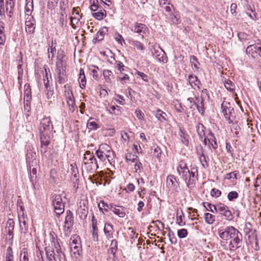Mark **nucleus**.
Instances as JSON below:
<instances>
[{
	"mask_svg": "<svg viewBox=\"0 0 261 261\" xmlns=\"http://www.w3.org/2000/svg\"><path fill=\"white\" fill-rule=\"evenodd\" d=\"M218 234L224 240H230L228 247L231 251H235L242 246V234L233 226H229L224 229L219 230Z\"/></svg>",
	"mask_w": 261,
	"mask_h": 261,
	"instance_id": "obj_1",
	"label": "nucleus"
},
{
	"mask_svg": "<svg viewBox=\"0 0 261 261\" xmlns=\"http://www.w3.org/2000/svg\"><path fill=\"white\" fill-rule=\"evenodd\" d=\"M120 108V107L118 106H110L109 108H107V111H109V112L111 114L119 115L121 113Z\"/></svg>",
	"mask_w": 261,
	"mask_h": 261,
	"instance_id": "obj_41",
	"label": "nucleus"
},
{
	"mask_svg": "<svg viewBox=\"0 0 261 261\" xmlns=\"http://www.w3.org/2000/svg\"><path fill=\"white\" fill-rule=\"evenodd\" d=\"M34 166H35L31 167V168L29 167L31 180H33L34 178H36L37 177V168Z\"/></svg>",
	"mask_w": 261,
	"mask_h": 261,
	"instance_id": "obj_61",
	"label": "nucleus"
},
{
	"mask_svg": "<svg viewBox=\"0 0 261 261\" xmlns=\"http://www.w3.org/2000/svg\"><path fill=\"white\" fill-rule=\"evenodd\" d=\"M45 251L47 261L53 260L54 258H56V254L54 250L50 247H46L45 248Z\"/></svg>",
	"mask_w": 261,
	"mask_h": 261,
	"instance_id": "obj_30",
	"label": "nucleus"
},
{
	"mask_svg": "<svg viewBox=\"0 0 261 261\" xmlns=\"http://www.w3.org/2000/svg\"><path fill=\"white\" fill-rule=\"evenodd\" d=\"M211 195L213 197H219L221 195V191L216 188H213L211 190Z\"/></svg>",
	"mask_w": 261,
	"mask_h": 261,
	"instance_id": "obj_64",
	"label": "nucleus"
},
{
	"mask_svg": "<svg viewBox=\"0 0 261 261\" xmlns=\"http://www.w3.org/2000/svg\"><path fill=\"white\" fill-rule=\"evenodd\" d=\"M222 112L225 119H227L229 123L232 122L233 120L231 118L232 117V112L233 108L230 106V103L226 101H223L221 104Z\"/></svg>",
	"mask_w": 261,
	"mask_h": 261,
	"instance_id": "obj_9",
	"label": "nucleus"
},
{
	"mask_svg": "<svg viewBox=\"0 0 261 261\" xmlns=\"http://www.w3.org/2000/svg\"><path fill=\"white\" fill-rule=\"evenodd\" d=\"M136 74L138 75L139 77L141 78L142 80L145 82H148L149 77L147 75L145 74L143 72L137 71Z\"/></svg>",
	"mask_w": 261,
	"mask_h": 261,
	"instance_id": "obj_63",
	"label": "nucleus"
},
{
	"mask_svg": "<svg viewBox=\"0 0 261 261\" xmlns=\"http://www.w3.org/2000/svg\"><path fill=\"white\" fill-rule=\"evenodd\" d=\"M27 218L23 214L21 217L19 218L20 228L22 232L26 233L28 230V226L26 223Z\"/></svg>",
	"mask_w": 261,
	"mask_h": 261,
	"instance_id": "obj_26",
	"label": "nucleus"
},
{
	"mask_svg": "<svg viewBox=\"0 0 261 261\" xmlns=\"http://www.w3.org/2000/svg\"><path fill=\"white\" fill-rule=\"evenodd\" d=\"M56 72L57 74V81L59 84H64L67 81L65 70H58Z\"/></svg>",
	"mask_w": 261,
	"mask_h": 261,
	"instance_id": "obj_25",
	"label": "nucleus"
},
{
	"mask_svg": "<svg viewBox=\"0 0 261 261\" xmlns=\"http://www.w3.org/2000/svg\"><path fill=\"white\" fill-rule=\"evenodd\" d=\"M15 0H6V11L8 16L11 18L14 13Z\"/></svg>",
	"mask_w": 261,
	"mask_h": 261,
	"instance_id": "obj_20",
	"label": "nucleus"
},
{
	"mask_svg": "<svg viewBox=\"0 0 261 261\" xmlns=\"http://www.w3.org/2000/svg\"><path fill=\"white\" fill-rule=\"evenodd\" d=\"M78 213L79 214V217L82 220H85L88 214V208H83L80 207L78 210Z\"/></svg>",
	"mask_w": 261,
	"mask_h": 261,
	"instance_id": "obj_51",
	"label": "nucleus"
},
{
	"mask_svg": "<svg viewBox=\"0 0 261 261\" xmlns=\"http://www.w3.org/2000/svg\"><path fill=\"white\" fill-rule=\"evenodd\" d=\"M238 174H239V172L237 171H235L234 172L228 173L226 174L225 178L228 179H237Z\"/></svg>",
	"mask_w": 261,
	"mask_h": 261,
	"instance_id": "obj_55",
	"label": "nucleus"
},
{
	"mask_svg": "<svg viewBox=\"0 0 261 261\" xmlns=\"http://www.w3.org/2000/svg\"><path fill=\"white\" fill-rule=\"evenodd\" d=\"M188 81L192 88L194 89H200L199 85H201V82L196 75L192 74L189 75Z\"/></svg>",
	"mask_w": 261,
	"mask_h": 261,
	"instance_id": "obj_19",
	"label": "nucleus"
},
{
	"mask_svg": "<svg viewBox=\"0 0 261 261\" xmlns=\"http://www.w3.org/2000/svg\"><path fill=\"white\" fill-rule=\"evenodd\" d=\"M74 223V218L73 213L70 210L66 211V216L65 217L64 230L65 232L69 233L71 231V228L72 227Z\"/></svg>",
	"mask_w": 261,
	"mask_h": 261,
	"instance_id": "obj_11",
	"label": "nucleus"
},
{
	"mask_svg": "<svg viewBox=\"0 0 261 261\" xmlns=\"http://www.w3.org/2000/svg\"><path fill=\"white\" fill-rule=\"evenodd\" d=\"M70 166L71 167V170L72 179L74 181V184H78L79 179L77 178V177L79 175V170L76 164L74 163L73 164H71Z\"/></svg>",
	"mask_w": 261,
	"mask_h": 261,
	"instance_id": "obj_28",
	"label": "nucleus"
},
{
	"mask_svg": "<svg viewBox=\"0 0 261 261\" xmlns=\"http://www.w3.org/2000/svg\"><path fill=\"white\" fill-rule=\"evenodd\" d=\"M178 135L182 143L187 146H188L189 136L187 134L186 131L184 128L180 127Z\"/></svg>",
	"mask_w": 261,
	"mask_h": 261,
	"instance_id": "obj_22",
	"label": "nucleus"
},
{
	"mask_svg": "<svg viewBox=\"0 0 261 261\" xmlns=\"http://www.w3.org/2000/svg\"><path fill=\"white\" fill-rule=\"evenodd\" d=\"M53 203L54 206V211L57 216H60L64 211V204L63 203L61 196L60 195H55Z\"/></svg>",
	"mask_w": 261,
	"mask_h": 261,
	"instance_id": "obj_5",
	"label": "nucleus"
},
{
	"mask_svg": "<svg viewBox=\"0 0 261 261\" xmlns=\"http://www.w3.org/2000/svg\"><path fill=\"white\" fill-rule=\"evenodd\" d=\"M98 149L100 150H103L104 152L110 153L111 147L107 144H102L100 145Z\"/></svg>",
	"mask_w": 261,
	"mask_h": 261,
	"instance_id": "obj_60",
	"label": "nucleus"
},
{
	"mask_svg": "<svg viewBox=\"0 0 261 261\" xmlns=\"http://www.w3.org/2000/svg\"><path fill=\"white\" fill-rule=\"evenodd\" d=\"M19 261H29V254L27 248H23L22 249Z\"/></svg>",
	"mask_w": 261,
	"mask_h": 261,
	"instance_id": "obj_48",
	"label": "nucleus"
},
{
	"mask_svg": "<svg viewBox=\"0 0 261 261\" xmlns=\"http://www.w3.org/2000/svg\"><path fill=\"white\" fill-rule=\"evenodd\" d=\"M83 168H84L87 172L92 173L97 169L98 168L96 159L95 161H90L86 162L82 165Z\"/></svg>",
	"mask_w": 261,
	"mask_h": 261,
	"instance_id": "obj_18",
	"label": "nucleus"
},
{
	"mask_svg": "<svg viewBox=\"0 0 261 261\" xmlns=\"http://www.w3.org/2000/svg\"><path fill=\"white\" fill-rule=\"evenodd\" d=\"M180 212L179 210L177 211V216H176V222L177 223L181 226H184L186 223L185 222L182 221V216L184 215L183 211L181 209L180 210Z\"/></svg>",
	"mask_w": 261,
	"mask_h": 261,
	"instance_id": "obj_42",
	"label": "nucleus"
},
{
	"mask_svg": "<svg viewBox=\"0 0 261 261\" xmlns=\"http://www.w3.org/2000/svg\"><path fill=\"white\" fill-rule=\"evenodd\" d=\"M181 177L185 180L188 188L193 187L198 179V170L196 168H192L188 172H184Z\"/></svg>",
	"mask_w": 261,
	"mask_h": 261,
	"instance_id": "obj_2",
	"label": "nucleus"
},
{
	"mask_svg": "<svg viewBox=\"0 0 261 261\" xmlns=\"http://www.w3.org/2000/svg\"><path fill=\"white\" fill-rule=\"evenodd\" d=\"M103 231L106 238L108 239H111L113 238L114 232L113 225L110 223H105L103 228Z\"/></svg>",
	"mask_w": 261,
	"mask_h": 261,
	"instance_id": "obj_17",
	"label": "nucleus"
},
{
	"mask_svg": "<svg viewBox=\"0 0 261 261\" xmlns=\"http://www.w3.org/2000/svg\"><path fill=\"white\" fill-rule=\"evenodd\" d=\"M79 75V79H81V81L80 82V87L81 88H84L86 84V80L84 73V71L83 69H80Z\"/></svg>",
	"mask_w": 261,
	"mask_h": 261,
	"instance_id": "obj_43",
	"label": "nucleus"
},
{
	"mask_svg": "<svg viewBox=\"0 0 261 261\" xmlns=\"http://www.w3.org/2000/svg\"><path fill=\"white\" fill-rule=\"evenodd\" d=\"M246 53L253 59L261 58V42L248 46L246 49Z\"/></svg>",
	"mask_w": 261,
	"mask_h": 261,
	"instance_id": "obj_3",
	"label": "nucleus"
},
{
	"mask_svg": "<svg viewBox=\"0 0 261 261\" xmlns=\"http://www.w3.org/2000/svg\"><path fill=\"white\" fill-rule=\"evenodd\" d=\"M58 247L56 246V256L59 261H67L65 253L62 250L60 245Z\"/></svg>",
	"mask_w": 261,
	"mask_h": 261,
	"instance_id": "obj_29",
	"label": "nucleus"
},
{
	"mask_svg": "<svg viewBox=\"0 0 261 261\" xmlns=\"http://www.w3.org/2000/svg\"><path fill=\"white\" fill-rule=\"evenodd\" d=\"M188 235V231L186 229L182 228L177 231V236L180 239L185 238Z\"/></svg>",
	"mask_w": 261,
	"mask_h": 261,
	"instance_id": "obj_54",
	"label": "nucleus"
},
{
	"mask_svg": "<svg viewBox=\"0 0 261 261\" xmlns=\"http://www.w3.org/2000/svg\"><path fill=\"white\" fill-rule=\"evenodd\" d=\"M239 197V194L236 191L230 192L227 195V198L229 201H232Z\"/></svg>",
	"mask_w": 261,
	"mask_h": 261,
	"instance_id": "obj_58",
	"label": "nucleus"
},
{
	"mask_svg": "<svg viewBox=\"0 0 261 261\" xmlns=\"http://www.w3.org/2000/svg\"><path fill=\"white\" fill-rule=\"evenodd\" d=\"M58 0H48L47 8L49 9H54L57 6Z\"/></svg>",
	"mask_w": 261,
	"mask_h": 261,
	"instance_id": "obj_59",
	"label": "nucleus"
},
{
	"mask_svg": "<svg viewBox=\"0 0 261 261\" xmlns=\"http://www.w3.org/2000/svg\"><path fill=\"white\" fill-rule=\"evenodd\" d=\"M111 211L118 217L123 218L126 215L125 207L123 206L114 204V206H111Z\"/></svg>",
	"mask_w": 261,
	"mask_h": 261,
	"instance_id": "obj_16",
	"label": "nucleus"
},
{
	"mask_svg": "<svg viewBox=\"0 0 261 261\" xmlns=\"http://www.w3.org/2000/svg\"><path fill=\"white\" fill-rule=\"evenodd\" d=\"M204 220L206 223L212 224L215 221V217L212 214L207 213L204 214Z\"/></svg>",
	"mask_w": 261,
	"mask_h": 261,
	"instance_id": "obj_47",
	"label": "nucleus"
},
{
	"mask_svg": "<svg viewBox=\"0 0 261 261\" xmlns=\"http://www.w3.org/2000/svg\"><path fill=\"white\" fill-rule=\"evenodd\" d=\"M113 204H108L107 203L105 202L104 201L101 200L98 204V207L100 211H101L103 214L105 212L103 211V210L105 212H107L108 209L111 210V206H114Z\"/></svg>",
	"mask_w": 261,
	"mask_h": 261,
	"instance_id": "obj_33",
	"label": "nucleus"
},
{
	"mask_svg": "<svg viewBox=\"0 0 261 261\" xmlns=\"http://www.w3.org/2000/svg\"><path fill=\"white\" fill-rule=\"evenodd\" d=\"M168 236L169 238V240L171 244H175L177 243V239H176V237L175 236L173 232L171 231L170 230Z\"/></svg>",
	"mask_w": 261,
	"mask_h": 261,
	"instance_id": "obj_57",
	"label": "nucleus"
},
{
	"mask_svg": "<svg viewBox=\"0 0 261 261\" xmlns=\"http://www.w3.org/2000/svg\"><path fill=\"white\" fill-rule=\"evenodd\" d=\"M118 242L116 239L112 240L110 245L111 252L115 255L118 249Z\"/></svg>",
	"mask_w": 261,
	"mask_h": 261,
	"instance_id": "obj_50",
	"label": "nucleus"
},
{
	"mask_svg": "<svg viewBox=\"0 0 261 261\" xmlns=\"http://www.w3.org/2000/svg\"><path fill=\"white\" fill-rule=\"evenodd\" d=\"M36 152L32 146H28L27 147V153L26 154V160L28 163V166L31 168L34 166H37L38 161L36 159Z\"/></svg>",
	"mask_w": 261,
	"mask_h": 261,
	"instance_id": "obj_6",
	"label": "nucleus"
},
{
	"mask_svg": "<svg viewBox=\"0 0 261 261\" xmlns=\"http://www.w3.org/2000/svg\"><path fill=\"white\" fill-rule=\"evenodd\" d=\"M198 154L200 155L199 158V160L204 168H207L209 165L208 164L207 160L208 157L206 156L203 152V148L201 146H200V150L198 151Z\"/></svg>",
	"mask_w": 261,
	"mask_h": 261,
	"instance_id": "obj_21",
	"label": "nucleus"
},
{
	"mask_svg": "<svg viewBox=\"0 0 261 261\" xmlns=\"http://www.w3.org/2000/svg\"><path fill=\"white\" fill-rule=\"evenodd\" d=\"M190 63L192 66H193L196 69L199 68V67L198 66V64H199V62L197 60V58L195 56H192L191 57Z\"/></svg>",
	"mask_w": 261,
	"mask_h": 261,
	"instance_id": "obj_56",
	"label": "nucleus"
},
{
	"mask_svg": "<svg viewBox=\"0 0 261 261\" xmlns=\"http://www.w3.org/2000/svg\"><path fill=\"white\" fill-rule=\"evenodd\" d=\"M65 95L66 98V102L69 107V110L71 112H73L74 111L75 100L71 89L69 88L68 90H65Z\"/></svg>",
	"mask_w": 261,
	"mask_h": 261,
	"instance_id": "obj_12",
	"label": "nucleus"
},
{
	"mask_svg": "<svg viewBox=\"0 0 261 261\" xmlns=\"http://www.w3.org/2000/svg\"><path fill=\"white\" fill-rule=\"evenodd\" d=\"M87 127L90 130H96L99 127L94 119L92 117L88 119L87 123Z\"/></svg>",
	"mask_w": 261,
	"mask_h": 261,
	"instance_id": "obj_34",
	"label": "nucleus"
},
{
	"mask_svg": "<svg viewBox=\"0 0 261 261\" xmlns=\"http://www.w3.org/2000/svg\"><path fill=\"white\" fill-rule=\"evenodd\" d=\"M107 32L108 30L106 27L99 30V31L97 33L96 37L93 39V42L94 43H96L97 42L102 40Z\"/></svg>",
	"mask_w": 261,
	"mask_h": 261,
	"instance_id": "obj_23",
	"label": "nucleus"
},
{
	"mask_svg": "<svg viewBox=\"0 0 261 261\" xmlns=\"http://www.w3.org/2000/svg\"><path fill=\"white\" fill-rule=\"evenodd\" d=\"M36 21L33 16H28L25 18V31L28 33L33 34L35 29Z\"/></svg>",
	"mask_w": 261,
	"mask_h": 261,
	"instance_id": "obj_13",
	"label": "nucleus"
},
{
	"mask_svg": "<svg viewBox=\"0 0 261 261\" xmlns=\"http://www.w3.org/2000/svg\"><path fill=\"white\" fill-rule=\"evenodd\" d=\"M215 211L219 213L220 215L224 216L227 220H232L233 216L231 212L229 210L228 207L222 203H220L217 206H213Z\"/></svg>",
	"mask_w": 261,
	"mask_h": 261,
	"instance_id": "obj_4",
	"label": "nucleus"
},
{
	"mask_svg": "<svg viewBox=\"0 0 261 261\" xmlns=\"http://www.w3.org/2000/svg\"><path fill=\"white\" fill-rule=\"evenodd\" d=\"M203 142L205 145H207L208 143L209 145L211 146L214 149H216L218 147L216 138L214 133L211 130H210L207 136L204 138Z\"/></svg>",
	"mask_w": 261,
	"mask_h": 261,
	"instance_id": "obj_14",
	"label": "nucleus"
},
{
	"mask_svg": "<svg viewBox=\"0 0 261 261\" xmlns=\"http://www.w3.org/2000/svg\"><path fill=\"white\" fill-rule=\"evenodd\" d=\"M190 170L188 168L187 164L185 163H181L177 168V171L178 173L181 175L184 172H188Z\"/></svg>",
	"mask_w": 261,
	"mask_h": 261,
	"instance_id": "obj_52",
	"label": "nucleus"
},
{
	"mask_svg": "<svg viewBox=\"0 0 261 261\" xmlns=\"http://www.w3.org/2000/svg\"><path fill=\"white\" fill-rule=\"evenodd\" d=\"M103 75L106 82L108 83H111L112 79L114 77L112 72L108 69H105L103 71Z\"/></svg>",
	"mask_w": 261,
	"mask_h": 261,
	"instance_id": "obj_38",
	"label": "nucleus"
},
{
	"mask_svg": "<svg viewBox=\"0 0 261 261\" xmlns=\"http://www.w3.org/2000/svg\"><path fill=\"white\" fill-rule=\"evenodd\" d=\"M92 239L94 241L98 242V227L96 228H92Z\"/></svg>",
	"mask_w": 261,
	"mask_h": 261,
	"instance_id": "obj_62",
	"label": "nucleus"
},
{
	"mask_svg": "<svg viewBox=\"0 0 261 261\" xmlns=\"http://www.w3.org/2000/svg\"><path fill=\"white\" fill-rule=\"evenodd\" d=\"M70 249L71 255L76 258H79L82 253V246L80 243H78L75 239L72 240L70 243Z\"/></svg>",
	"mask_w": 261,
	"mask_h": 261,
	"instance_id": "obj_7",
	"label": "nucleus"
},
{
	"mask_svg": "<svg viewBox=\"0 0 261 261\" xmlns=\"http://www.w3.org/2000/svg\"><path fill=\"white\" fill-rule=\"evenodd\" d=\"M53 129V126L49 117H45L41 120L39 128V133H50Z\"/></svg>",
	"mask_w": 261,
	"mask_h": 261,
	"instance_id": "obj_8",
	"label": "nucleus"
},
{
	"mask_svg": "<svg viewBox=\"0 0 261 261\" xmlns=\"http://www.w3.org/2000/svg\"><path fill=\"white\" fill-rule=\"evenodd\" d=\"M155 116L156 118L161 122L166 120V117L167 116V114L161 110H158L155 112Z\"/></svg>",
	"mask_w": 261,
	"mask_h": 261,
	"instance_id": "obj_44",
	"label": "nucleus"
},
{
	"mask_svg": "<svg viewBox=\"0 0 261 261\" xmlns=\"http://www.w3.org/2000/svg\"><path fill=\"white\" fill-rule=\"evenodd\" d=\"M179 179L173 175H168L166 179V185L170 190L178 192L179 189Z\"/></svg>",
	"mask_w": 261,
	"mask_h": 261,
	"instance_id": "obj_10",
	"label": "nucleus"
},
{
	"mask_svg": "<svg viewBox=\"0 0 261 261\" xmlns=\"http://www.w3.org/2000/svg\"><path fill=\"white\" fill-rule=\"evenodd\" d=\"M224 86L226 89L230 92H233L235 90V85L234 83L230 80H225L224 82Z\"/></svg>",
	"mask_w": 261,
	"mask_h": 261,
	"instance_id": "obj_40",
	"label": "nucleus"
},
{
	"mask_svg": "<svg viewBox=\"0 0 261 261\" xmlns=\"http://www.w3.org/2000/svg\"><path fill=\"white\" fill-rule=\"evenodd\" d=\"M101 8H100V10L99 11L92 14L93 17L98 20H102L103 17L106 16V11Z\"/></svg>",
	"mask_w": 261,
	"mask_h": 261,
	"instance_id": "obj_39",
	"label": "nucleus"
},
{
	"mask_svg": "<svg viewBox=\"0 0 261 261\" xmlns=\"http://www.w3.org/2000/svg\"><path fill=\"white\" fill-rule=\"evenodd\" d=\"M130 30L134 33L143 35L145 34V32L147 30V27L144 24L136 22L134 24V25L131 28Z\"/></svg>",
	"mask_w": 261,
	"mask_h": 261,
	"instance_id": "obj_15",
	"label": "nucleus"
},
{
	"mask_svg": "<svg viewBox=\"0 0 261 261\" xmlns=\"http://www.w3.org/2000/svg\"><path fill=\"white\" fill-rule=\"evenodd\" d=\"M50 133H40V140L41 145L43 146H48L50 144Z\"/></svg>",
	"mask_w": 261,
	"mask_h": 261,
	"instance_id": "obj_27",
	"label": "nucleus"
},
{
	"mask_svg": "<svg viewBox=\"0 0 261 261\" xmlns=\"http://www.w3.org/2000/svg\"><path fill=\"white\" fill-rule=\"evenodd\" d=\"M25 90L24 91V99H26V103L24 104V106H28V102L31 97V92L30 88V85L25 84L24 86Z\"/></svg>",
	"mask_w": 261,
	"mask_h": 261,
	"instance_id": "obj_36",
	"label": "nucleus"
},
{
	"mask_svg": "<svg viewBox=\"0 0 261 261\" xmlns=\"http://www.w3.org/2000/svg\"><path fill=\"white\" fill-rule=\"evenodd\" d=\"M6 40L5 24L0 21V44H3Z\"/></svg>",
	"mask_w": 261,
	"mask_h": 261,
	"instance_id": "obj_37",
	"label": "nucleus"
},
{
	"mask_svg": "<svg viewBox=\"0 0 261 261\" xmlns=\"http://www.w3.org/2000/svg\"><path fill=\"white\" fill-rule=\"evenodd\" d=\"M91 161H95V158L94 155L91 154L90 151H87L83 158V164H84L86 162H89Z\"/></svg>",
	"mask_w": 261,
	"mask_h": 261,
	"instance_id": "obj_49",
	"label": "nucleus"
},
{
	"mask_svg": "<svg viewBox=\"0 0 261 261\" xmlns=\"http://www.w3.org/2000/svg\"><path fill=\"white\" fill-rule=\"evenodd\" d=\"M132 44L138 50H143L145 49L143 44L137 40L133 41Z\"/></svg>",
	"mask_w": 261,
	"mask_h": 261,
	"instance_id": "obj_53",
	"label": "nucleus"
},
{
	"mask_svg": "<svg viewBox=\"0 0 261 261\" xmlns=\"http://www.w3.org/2000/svg\"><path fill=\"white\" fill-rule=\"evenodd\" d=\"M25 13L28 16H32L31 14L33 10V1L25 0Z\"/></svg>",
	"mask_w": 261,
	"mask_h": 261,
	"instance_id": "obj_31",
	"label": "nucleus"
},
{
	"mask_svg": "<svg viewBox=\"0 0 261 261\" xmlns=\"http://www.w3.org/2000/svg\"><path fill=\"white\" fill-rule=\"evenodd\" d=\"M205 126L202 123H199L196 126L197 132L200 139L201 140L203 139V138L205 137Z\"/></svg>",
	"mask_w": 261,
	"mask_h": 261,
	"instance_id": "obj_32",
	"label": "nucleus"
},
{
	"mask_svg": "<svg viewBox=\"0 0 261 261\" xmlns=\"http://www.w3.org/2000/svg\"><path fill=\"white\" fill-rule=\"evenodd\" d=\"M96 154L97 157L102 161H104L106 160V159L107 158L108 160L109 161V158L110 157V155L107 154L106 152H104L103 150H100L98 149L96 151Z\"/></svg>",
	"mask_w": 261,
	"mask_h": 261,
	"instance_id": "obj_46",
	"label": "nucleus"
},
{
	"mask_svg": "<svg viewBox=\"0 0 261 261\" xmlns=\"http://www.w3.org/2000/svg\"><path fill=\"white\" fill-rule=\"evenodd\" d=\"M195 100L197 103H194V106H196L199 113L203 115L205 111L204 100L200 99L198 97H196Z\"/></svg>",
	"mask_w": 261,
	"mask_h": 261,
	"instance_id": "obj_24",
	"label": "nucleus"
},
{
	"mask_svg": "<svg viewBox=\"0 0 261 261\" xmlns=\"http://www.w3.org/2000/svg\"><path fill=\"white\" fill-rule=\"evenodd\" d=\"M4 261H14V255L12 247H8Z\"/></svg>",
	"mask_w": 261,
	"mask_h": 261,
	"instance_id": "obj_45",
	"label": "nucleus"
},
{
	"mask_svg": "<svg viewBox=\"0 0 261 261\" xmlns=\"http://www.w3.org/2000/svg\"><path fill=\"white\" fill-rule=\"evenodd\" d=\"M158 48L160 49V51L159 53V54L156 55L155 58L158 60V61L160 62L166 63L168 61L167 57L166 56L165 53L163 50H162L160 46H158Z\"/></svg>",
	"mask_w": 261,
	"mask_h": 261,
	"instance_id": "obj_35",
	"label": "nucleus"
}]
</instances>
